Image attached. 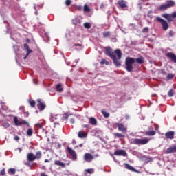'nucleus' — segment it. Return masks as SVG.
Masks as SVG:
<instances>
[{
	"label": "nucleus",
	"instance_id": "052dcab7",
	"mask_svg": "<svg viewBox=\"0 0 176 176\" xmlns=\"http://www.w3.org/2000/svg\"><path fill=\"white\" fill-rule=\"evenodd\" d=\"M96 157H98V154H96Z\"/></svg>",
	"mask_w": 176,
	"mask_h": 176
},
{
	"label": "nucleus",
	"instance_id": "2f4dec72",
	"mask_svg": "<svg viewBox=\"0 0 176 176\" xmlns=\"http://www.w3.org/2000/svg\"><path fill=\"white\" fill-rule=\"evenodd\" d=\"M85 28H87V30L91 28V25L89 22H86L84 23Z\"/></svg>",
	"mask_w": 176,
	"mask_h": 176
},
{
	"label": "nucleus",
	"instance_id": "4468645a",
	"mask_svg": "<svg viewBox=\"0 0 176 176\" xmlns=\"http://www.w3.org/2000/svg\"><path fill=\"white\" fill-rule=\"evenodd\" d=\"M116 125L118 127V130L122 133H126L127 131V127L124 126V124L122 123H116Z\"/></svg>",
	"mask_w": 176,
	"mask_h": 176
},
{
	"label": "nucleus",
	"instance_id": "f704fd0d",
	"mask_svg": "<svg viewBox=\"0 0 176 176\" xmlns=\"http://www.w3.org/2000/svg\"><path fill=\"white\" fill-rule=\"evenodd\" d=\"M102 113L104 116V118H107L109 116V113H107V111L102 110Z\"/></svg>",
	"mask_w": 176,
	"mask_h": 176
},
{
	"label": "nucleus",
	"instance_id": "f8f14e48",
	"mask_svg": "<svg viewBox=\"0 0 176 176\" xmlns=\"http://www.w3.org/2000/svg\"><path fill=\"white\" fill-rule=\"evenodd\" d=\"M115 156H124L126 157L127 156V153L124 150H117L114 152Z\"/></svg>",
	"mask_w": 176,
	"mask_h": 176
},
{
	"label": "nucleus",
	"instance_id": "5701e85b",
	"mask_svg": "<svg viewBox=\"0 0 176 176\" xmlns=\"http://www.w3.org/2000/svg\"><path fill=\"white\" fill-rule=\"evenodd\" d=\"M89 123L92 126H97V120L94 117H91L89 118Z\"/></svg>",
	"mask_w": 176,
	"mask_h": 176
},
{
	"label": "nucleus",
	"instance_id": "6e6552de",
	"mask_svg": "<svg viewBox=\"0 0 176 176\" xmlns=\"http://www.w3.org/2000/svg\"><path fill=\"white\" fill-rule=\"evenodd\" d=\"M162 16L164 17V19H166L168 21V23H171V21H174V16H173V13L171 14L164 13L162 14Z\"/></svg>",
	"mask_w": 176,
	"mask_h": 176
},
{
	"label": "nucleus",
	"instance_id": "4c0bfd02",
	"mask_svg": "<svg viewBox=\"0 0 176 176\" xmlns=\"http://www.w3.org/2000/svg\"><path fill=\"white\" fill-rule=\"evenodd\" d=\"M65 3L66 6H69L71 5V3H72V1L66 0Z\"/></svg>",
	"mask_w": 176,
	"mask_h": 176
},
{
	"label": "nucleus",
	"instance_id": "37998d69",
	"mask_svg": "<svg viewBox=\"0 0 176 176\" xmlns=\"http://www.w3.org/2000/svg\"><path fill=\"white\" fill-rule=\"evenodd\" d=\"M6 174V170H5V168L2 169L1 170V175H5Z\"/></svg>",
	"mask_w": 176,
	"mask_h": 176
},
{
	"label": "nucleus",
	"instance_id": "a18cd8bd",
	"mask_svg": "<svg viewBox=\"0 0 176 176\" xmlns=\"http://www.w3.org/2000/svg\"><path fill=\"white\" fill-rule=\"evenodd\" d=\"M169 36L171 37L174 36V32L173 30H170L169 32Z\"/></svg>",
	"mask_w": 176,
	"mask_h": 176
},
{
	"label": "nucleus",
	"instance_id": "20e7f679",
	"mask_svg": "<svg viewBox=\"0 0 176 176\" xmlns=\"http://www.w3.org/2000/svg\"><path fill=\"white\" fill-rule=\"evenodd\" d=\"M155 21H157V23H160V24L162 27V30L164 31H167V30H168L170 25H168V23L167 22V21L162 19L160 16H157L155 18Z\"/></svg>",
	"mask_w": 176,
	"mask_h": 176
},
{
	"label": "nucleus",
	"instance_id": "412c9836",
	"mask_svg": "<svg viewBox=\"0 0 176 176\" xmlns=\"http://www.w3.org/2000/svg\"><path fill=\"white\" fill-rule=\"evenodd\" d=\"M145 135L148 137H152L153 135H156V131H147L145 132Z\"/></svg>",
	"mask_w": 176,
	"mask_h": 176
},
{
	"label": "nucleus",
	"instance_id": "ddd939ff",
	"mask_svg": "<svg viewBox=\"0 0 176 176\" xmlns=\"http://www.w3.org/2000/svg\"><path fill=\"white\" fill-rule=\"evenodd\" d=\"M166 57L168 58H170L171 61H173V63H176V55L175 54L173 53V52H168L166 54Z\"/></svg>",
	"mask_w": 176,
	"mask_h": 176
},
{
	"label": "nucleus",
	"instance_id": "a19ab883",
	"mask_svg": "<svg viewBox=\"0 0 176 176\" xmlns=\"http://www.w3.org/2000/svg\"><path fill=\"white\" fill-rule=\"evenodd\" d=\"M76 9L77 10L80 11V10H82V9H83V7H82L81 6H77L76 7Z\"/></svg>",
	"mask_w": 176,
	"mask_h": 176
},
{
	"label": "nucleus",
	"instance_id": "dca6fc26",
	"mask_svg": "<svg viewBox=\"0 0 176 176\" xmlns=\"http://www.w3.org/2000/svg\"><path fill=\"white\" fill-rule=\"evenodd\" d=\"M27 160H28V162H34L36 160L35 155H34V153H28Z\"/></svg>",
	"mask_w": 176,
	"mask_h": 176
},
{
	"label": "nucleus",
	"instance_id": "8fccbe9b",
	"mask_svg": "<svg viewBox=\"0 0 176 176\" xmlns=\"http://www.w3.org/2000/svg\"><path fill=\"white\" fill-rule=\"evenodd\" d=\"M30 162H28L25 163V166H28V167H31V164L30 163Z\"/></svg>",
	"mask_w": 176,
	"mask_h": 176
},
{
	"label": "nucleus",
	"instance_id": "0e129e2a",
	"mask_svg": "<svg viewBox=\"0 0 176 176\" xmlns=\"http://www.w3.org/2000/svg\"><path fill=\"white\" fill-rule=\"evenodd\" d=\"M28 42H30V39H28Z\"/></svg>",
	"mask_w": 176,
	"mask_h": 176
},
{
	"label": "nucleus",
	"instance_id": "f3484780",
	"mask_svg": "<svg viewBox=\"0 0 176 176\" xmlns=\"http://www.w3.org/2000/svg\"><path fill=\"white\" fill-rule=\"evenodd\" d=\"M174 134H175L174 131H170L165 133V137L166 138H168L169 140H173L174 139Z\"/></svg>",
	"mask_w": 176,
	"mask_h": 176
},
{
	"label": "nucleus",
	"instance_id": "c756f323",
	"mask_svg": "<svg viewBox=\"0 0 176 176\" xmlns=\"http://www.w3.org/2000/svg\"><path fill=\"white\" fill-rule=\"evenodd\" d=\"M114 137H116V138H123L124 137V135L122 133H114Z\"/></svg>",
	"mask_w": 176,
	"mask_h": 176
},
{
	"label": "nucleus",
	"instance_id": "69168bd1",
	"mask_svg": "<svg viewBox=\"0 0 176 176\" xmlns=\"http://www.w3.org/2000/svg\"><path fill=\"white\" fill-rule=\"evenodd\" d=\"M27 116H28V114H27Z\"/></svg>",
	"mask_w": 176,
	"mask_h": 176
},
{
	"label": "nucleus",
	"instance_id": "c03bdc74",
	"mask_svg": "<svg viewBox=\"0 0 176 176\" xmlns=\"http://www.w3.org/2000/svg\"><path fill=\"white\" fill-rule=\"evenodd\" d=\"M149 30V28L148 27H145L143 28V32H148V31Z\"/></svg>",
	"mask_w": 176,
	"mask_h": 176
},
{
	"label": "nucleus",
	"instance_id": "39448f33",
	"mask_svg": "<svg viewBox=\"0 0 176 176\" xmlns=\"http://www.w3.org/2000/svg\"><path fill=\"white\" fill-rule=\"evenodd\" d=\"M149 142V139L145 138L144 139H132L131 144L135 145H146Z\"/></svg>",
	"mask_w": 176,
	"mask_h": 176
},
{
	"label": "nucleus",
	"instance_id": "c85d7f7f",
	"mask_svg": "<svg viewBox=\"0 0 176 176\" xmlns=\"http://www.w3.org/2000/svg\"><path fill=\"white\" fill-rule=\"evenodd\" d=\"M100 65H109V62L105 59H102V60L100 61Z\"/></svg>",
	"mask_w": 176,
	"mask_h": 176
},
{
	"label": "nucleus",
	"instance_id": "c9c22d12",
	"mask_svg": "<svg viewBox=\"0 0 176 176\" xmlns=\"http://www.w3.org/2000/svg\"><path fill=\"white\" fill-rule=\"evenodd\" d=\"M168 96V97H173V96H174V91L173 90V89L169 90Z\"/></svg>",
	"mask_w": 176,
	"mask_h": 176
},
{
	"label": "nucleus",
	"instance_id": "e433bc0d",
	"mask_svg": "<svg viewBox=\"0 0 176 176\" xmlns=\"http://www.w3.org/2000/svg\"><path fill=\"white\" fill-rule=\"evenodd\" d=\"M30 104L32 108H34L35 105H36V102H35V100H32L30 102Z\"/></svg>",
	"mask_w": 176,
	"mask_h": 176
},
{
	"label": "nucleus",
	"instance_id": "f257e3e1",
	"mask_svg": "<svg viewBox=\"0 0 176 176\" xmlns=\"http://www.w3.org/2000/svg\"><path fill=\"white\" fill-rule=\"evenodd\" d=\"M135 61L136 63H138V64H144L145 63V58H144V57L142 56L136 59L131 57L126 58L125 66H126V69L128 72H133V64H134Z\"/></svg>",
	"mask_w": 176,
	"mask_h": 176
},
{
	"label": "nucleus",
	"instance_id": "3c124183",
	"mask_svg": "<svg viewBox=\"0 0 176 176\" xmlns=\"http://www.w3.org/2000/svg\"><path fill=\"white\" fill-rule=\"evenodd\" d=\"M86 172L88 173V174H91V169H87Z\"/></svg>",
	"mask_w": 176,
	"mask_h": 176
},
{
	"label": "nucleus",
	"instance_id": "5fc2aeb1",
	"mask_svg": "<svg viewBox=\"0 0 176 176\" xmlns=\"http://www.w3.org/2000/svg\"><path fill=\"white\" fill-rule=\"evenodd\" d=\"M125 118H126V120L130 119V116L126 115V116H125Z\"/></svg>",
	"mask_w": 176,
	"mask_h": 176
},
{
	"label": "nucleus",
	"instance_id": "ea45409f",
	"mask_svg": "<svg viewBox=\"0 0 176 176\" xmlns=\"http://www.w3.org/2000/svg\"><path fill=\"white\" fill-rule=\"evenodd\" d=\"M153 159L151 157H147L145 159V162L146 163H149V162H152Z\"/></svg>",
	"mask_w": 176,
	"mask_h": 176
},
{
	"label": "nucleus",
	"instance_id": "a211bd4d",
	"mask_svg": "<svg viewBox=\"0 0 176 176\" xmlns=\"http://www.w3.org/2000/svg\"><path fill=\"white\" fill-rule=\"evenodd\" d=\"M118 4L122 9L127 8V2L123 0L118 1Z\"/></svg>",
	"mask_w": 176,
	"mask_h": 176
},
{
	"label": "nucleus",
	"instance_id": "79ce46f5",
	"mask_svg": "<svg viewBox=\"0 0 176 176\" xmlns=\"http://www.w3.org/2000/svg\"><path fill=\"white\" fill-rule=\"evenodd\" d=\"M23 47L25 50H28L30 49L28 44H24Z\"/></svg>",
	"mask_w": 176,
	"mask_h": 176
},
{
	"label": "nucleus",
	"instance_id": "473e14b6",
	"mask_svg": "<svg viewBox=\"0 0 176 176\" xmlns=\"http://www.w3.org/2000/svg\"><path fill=\"white\" fill-rule=\"evenodd\" d=\"M8 174H12L13 175H14V174H16V169L14 168H10L8 170Z\"/></svg>",
	"mask_w": 176,
	"mask_h": 176
},
{
	"label": "nucleus",
	"instance_id": "58836bf2",
	"mask_svg": "<svg viewBox=\"0 0 176 176\" xmlns=\"http://www.w3.org/2000/svg\"><path fill=\"white\" fill-rule=\"evenodd\" d=\"M69 116L68 114H64L63 117V120H68Z\"/></svg>",
	"mask_w": 176,
	"mask_h": 176
},
{
	"label": "nucleus",
	"instance_id": "6ab92c4d",
	"mask_svg": "<svg viewBox=\"0 0 176 176\" xmlns=\"http://www.w3.org/2000/svg\"><path fill=\"white\" fill-rule=\"evenodd\" d=\"M54 165L58 166L59 167H62V168H65V163H64L60 160H55Z\"/></svg>",
	"mask_w": 176,
	"mask_h": 176
},
{
	"label": "nucleus",
	"instance_id": "0eeeda50",
	"mask_svg": "<svg viewBox=\"0 0 176 176\" xmlns=\"http://www.w3.org/2000/svg\"><path fill=\"white\" fill-rule=\"evenodd\" d=\"M67 152H69V155H72V160H76L78 159V155H76V152L74 151L71 147L68 146L67 148Z\"/></svg>",
	"mask_w": 176,
	"mask_h": 176
},
{
	"label": "nucleus",
	"instance_id": "f03ea898",
	"mask_svg": "<svg viewBox=\"0 0 176 176\" xmlns=\"http://www.w3.org/2000/svg\"><path fill=\"white\" fill-rule=\"evenodd\" d=\"M114 52L116 54H117V57L116 55L111 58V60H113V64L116 65V67H122V60H120L122 58V51L117 49Z\"/></svg>",
	"mask_w": 176,
	"mask_h": 176
},
{
	"label": "nucleus",
	"instance_id": "7ed1b4c3",
	"mask_svg": "<svg viewBox=\"0 0 176 176\" xmlns=\"http://www.w3.org/2000/svg\"><path fill=\"white\" fill-rule=\"evenodd\" d=\"M175 6V1L173 0H169L166 2V4H162L159 7V10L162 12L163 10H167V9H170V8H173Z\"/></svg>",
	"mask_w": 176,
	"mask_h": 176
},
{
	"label": "nucleus",
	"instance_id": "b1692460",
	"mask_svg": "<svg viewBox=\"0 0 176 176\" xmlns=\"http://www.w3.org/2000/svg\"><path fill=\"white\" fill-rule=\"evenodd\" d=\"M34 157L36 160L41 159L42 157V151L36 152V155H34Z\"/></svg>",
	"mask_w": 176,
	"mask_h": 176
},
{
	"label": "nucleus",
	"instance_id": "13d9d810",
	"mask_svg": "<svg viewBox=\"0 0 176 176\" xmlns=\"http://www.w3.org/2000/svg\"><path fill=\"white\" fill-rule=\"evenodd\" d=\"M102 8H104V3H102L100 6V8L102 9Z\"/></svg>",
	"mask_w": 176,
	"mask_h": 176
},
{
	"label": "nucleus",
	"instance_id": "7c9ffc66",
	"mask_svg": "<svg viewBox=\"0 0 176 176\" xmlns=\"http://www.w3.org/2000/svg\"><path fill=\"white\" fill-rule=\"evenodd\" d=\"M84 12H86L87 13H89V12H90V8H89V6H87V4L84 5Z\"/></svg>",
	"mask_w": 176,
	"mask_h": 176
},
{
	"label": "nucleus",
	"instance_id": "bb28decb",
	"mask_svg": "<svg viewBox=\"0 0 176 176\" xmlns=\"http://www.w3.org/2000/svg\"><path fill=\"white\" fill-rule=\"evenodd\" d=\"M61 84H58L56 87V91L61 93L63 91V87H61Z\"/></svg>",
	"mask_w": 176,
	"mask_h": 176
},
{
	"label": "nucleus",
	"instance_id": "6e6d98bb",
	"mask_svg": "<svg viewBox=\"0 0 176 176\" xmlns=\"http://www.w3.org/2000/svg\"><path fill=\"white\" fill-rule=\"evenodd\" d=\"M79 146L80 148H82L83 146V144H80L77 147Z\"/></svg>",
	"mask_w": 176,
	"mask_h": 176
},
{
	"label": "nucleus",
	"instance_id": "de8ad7c7",
	"mask_svg": "<svg viewBox=\"0 0 176 176\" xmlns=\"http://www.w3.org/2000/svg\"><path fill=\"white\" fill-rule=\"evenodd\" d=\"M36 126H37V127H38L39 129H42V127H43V124H37Z\"/></svg>",
	"mask_w": 176,
	"mask_h": 176
},
{
	"label": "nucleus",
	"instance_id": "72a5a7b5",
	"mask_svg": "<svg viewBox=\"0 0 176 176\" xmlns=\"http://www.w3.org/2000/svg\"><path fill=\"white\" fill-rule=\"evenodd\" d=\"M26 50H27L28 53H27L26 56L23 58V60H26L27 58L28 57V56H30V54L32 53V50H30V48Z\"/></svg>",
	"mask_w": 176,
	"mask_h": 176
},
{
	"label": "nucleus",
	"instance_id": "cd10ccee",
	"mask_svg": "<svg viewBox=\"0 0 176 176\" xmlns=\"http://www.w3.org/2000/svg\"><path fill=\"white\" fill-rule=\"evenodd\" d=\"M111 36V32L107 31L103 32V38H109Z\"/></svg>",
	"mask_w": 176,
	"mask_h": 176
},
{
	"label": "nucleus",
	"instance_id": "49530a36",
	"mask_svg": "<svg viewBox=\"0 0 176 176\" xmlns=\"http://www.w3.org/2000/svg\"><path fill=\"white\" fill-rule=\"evenodd\" d=\"M14 140L15 141H19V140H20V137L19 135H16L14 136Z\"/></svg>",
	"mask_w": 176,
	"mask_h": 176
},
{
	"label": "nucleus",
	"instance_id": "680f3d73",
	"mask_svg": "<svg viewBox=\"0 0 176 176\" xmlns=\"http://www.w3.org/2000/svg\"><path fill=\"white\" fill-rule=\"evenodd\" d=\"M83 127H87V125H84Z\"/></svg>",
	"mask_w": 176,
	"mask_h": 176
},
{
	"label": "nucleus",
	"instance_id": "09e8293b",
	"mask_svg": "<svg viewBox=\"0 0 176 176\" xmlns=\"http://www.w3.org/2000/svg\"><path fill=\"white\" fill-rule=\"evenodd\" d=\"M70 122L72 123V124H75V119L74 118H72L70 120Z\"/></svg>",
	"mask_w": 176,
	"mask_h": 176
},
{
	"label": "nucleus",
	"instance_id": "1a4fd4ad",
	"mask_svg": "<svg viewBox=\"0 0 176 176\" xmlns=\"http://www.w3.org/2000/svg\"><path fill=\"white\" fill-rule=\"evenodd\" d=\"M37 108L40 111H44V109L46 108V104H45V103L43 102L41 99H37Z\"/></svg>",
	"mask_w": 176,
	"mask_h": 176
},
{
	"label": "nucleus",
	"instance_id": "4d7b16f0",
	"mask_svg": "<svg viewBox=\"0 0 176 176\" xmlns=\"http://www.w3.org/2000/svg\"><path fill=\"white\" fill-rule=\"evenodd\" d=\"M45 163H49L50 161L49 160H45Z\"/></svg>",
	"mask_w": 176,
	"mask_h": 176
},
{
	"label": "nucleus",
	"instance_id": "9b49d317",
	"mask_svg": "<svg viewBox=\"0 0 176 176\" xmlns=\"http://www.w3.org/2000/svg\"><path fill=\"white\" fill-rule=\"evenodd\" d=\"M94 159V157L93 156V155H91L89 153H86L84 155V160L85 162H87L88 163H90V162H91Z\"/></svg>",
	"mask_w": 176,
	"mask_h": 176
},
{
	"label": "nucleus",
	"instance_id": "4be33fe9",
	"mask_svg": "<svg viewBox=\"0 0 176 176\" xmlns=\"http://www.w3.org/2000/svg\"><path fill=\"white\" fill-rule=\"evenodd\" d=\"M78 138H86L87 137V133L80 131L78 133Z\"/></svg>",
	"mask_w": 176,
	"mask_h": 176
},
{
	"label": "nucleus",
	"instance_id": "bf43d9fd",
	"mask_svg": "<svg viewBox=\"0 0 176 176\" xmlns=\"http://www.w3.org/2000/svg\"><path fill=\"white\" fill-rule=\"evenodd\" d=\"M10 125L9 124H7V127H10Z\"/></svg>",
	"mask_w": 176,
	"mask_h": 176
},
{
	"label": "nucleus",
	"instance_id": "864d4df0",
	"mask_svg": "<svg viewBox=\"0 0 176 176\" xmlns=\"http://www.w3.org/2000/svg\"><path fill=\"white\" fill-rule=\"evenodd\" d=\"M40 176H49V175H47L46 173H41V174H40Z\"/></svg>",
	"mask_w": 176,
	"mask_h": 176
},
{
	"label": "nucleus",
	"instance_id": "aec40b11",
	"mask_svg": "<svg viewBox=\"0 0 176 176\" xmlns=\"http://www.w3.org/2000/svg\"><path fill=\"white\" fill-rule=\"evenodd\" d=\"M125 168L127 170H130V171H133V173H139L138 170H137V169H135L134 167L131 166L130 164H124Z\"/></svg>",
	"mask_w": 176,
	"mask_h": 176
},
{
	"label": "nucleus",
	"instance_id": "a878e982",
	"mask_svg": "<svg viewBox=\"0 0 176 176\" xmlns=\"http://www.w3.org/2000/svg\"><path fill=\"white\" fill-rule=\"evenodd\" d=\"M26 134L28 137H32V134H34V131L30 128L27 131Z\"/></svg>",
	"mask_w": 176,
	"mask_h": 176
},
{
	"label": "nucleus",
	"instance_id": "603ef678",
	"mask_svg": "<svg viewBox=\"0 0 176 176\" xmlns=\"http://www.w3.org/2000/svg\"><path fill=\"white\" fill-rule=\"evenodd\" d=\"M172 14H173V19H175V18H176V11H175V12H173L172 13Z\"/></svg>",
	"mask_w": 176,
	"mask_h": 176
},
{
	"label": "nucleus",
	"instance_id": "e2e57ef3",
	"mask_svg": "<svg viewBox=\"0 0 176 176\" xmlns=\"http://www.w3.org/2000/svg\"><path fill=\"white\" fill-rule=\"evenodd\" d=\"M34 82L36 84V82H35V80H34Z\"/></svg>",
	"mask_w": 176,
	"mask_h": 176
},
{
	"label": "nucleus",
	"instance_id": "423d86ee",
	"mask_svg": "<svg viewBox=\"0 0 176 176\" xmlns=\"http://www.w3.org/2000/svg\"><path fill=\"white\" fill-rule=\"evenodd\" d=\"M14 123L15 126H21L23 124H27L28 127H30V123H28V122L24 120H19L17 116L14 117Z\"/></svg>",
	"mask_w": 176,
	"mask_h": 176
},
{
	"label": "nucleus",
	"instance_id": "393cba45",
	"mask_svg": "<svg viewBox=\"0 0 176 176\" xmlns=\"http://www.w3.org/2000/svg\"><path fill=\"white\" fill-rule=\"evenodd\" d=\"M174 76H175V75L173 73H169L168 74L167 76H166V79L167 80H171V79L174 78Z\"/></svg>",
	"mask_w": 176,
	"mask_h": 176
},
{
	"label": "nucleus",
	"instance_id": "9d476101",
	"mask_svg": "<svg viewBox=\"0 0 176 176\" xmlns=\"http://www.w3.org/2000/svg\"><path fill=\"white\" fill-rule=\"evenodd\" d=\"M105 54L110 57V58H112L114 56H116L115 52H113L112 48H111L110 47L106 48Z\"/></svg>",
	"mask_w": 176,
	"mask_h": 176
},
{
	"label": "nucleus",
	"instance_id": "2eb2a0df",
	"mask_svg": "<svg viewBox=\"0 0 176 176\" xmlns=\"http://www.w3.org/2000/svg\"><path fill=\"white\" fill-rule=\"evenodd\" d=\"M165 153H166L167 155L170 153H176V146H171L168 148Z\"/></svg>",
	"mask_w": 176,
	"mask_h": 176
}]
</instances>
